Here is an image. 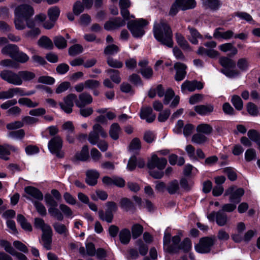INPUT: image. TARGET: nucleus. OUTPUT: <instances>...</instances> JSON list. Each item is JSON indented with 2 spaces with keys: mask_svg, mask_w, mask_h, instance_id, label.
Instances as JSON below:
<instances>
[{
  "mask_svg": "<svg viewBox=\"0 0 260 260\" xmlns=\"http://www.w3.org/2000/svg\"><path fill=\"white\" fill-rule=\"evenodd\" d=\"M153 34L155 39L161 44L170 48L173 47L172 31L165 21L161 20L159 23L154 24Z\"/></svg>",
  "mask_w": 260,
  "mask_h": 260,
  "instance_id": "nucleus-1",
  "label": "nucleus"
},
{
  "mask_svg": "<svg viewBox=\"0 0 260 260\" xmlns=\"http://www.w3.org/2000/svg\"><path fill=\"white\" fill-rule=\"evenodd\" d=\"M147 24L143 19L130 21L127 23V28L135 38L141 37L145 33L143 27Z\"/></svg>",
  "mask_w": 260,
  "mask_h": 260,
  "instance_id": "nucleus-2",
  "label": "nucleus"
},
{
  "mask_svg": "<svg viewBox=\"0 0 260 260\" xmlns=\"http://www.w3.org/2000/svg\"><path fill=\"white\" fill-rule=\"evenodd\" d=\"M48 149L50 152L55 154L58 158L64 156V152L61 150L62 147V140L58 136L54 137L48 142Z\"/></svg>",
  "mask_w": 260,
  "mask_h": 260,
  "instance_id": "nucleus-3",
  "label": "nucleus"
},
{
  "mask_svg": "<svg viewBox=\"0 0 260 260\" xmlns=\"http://www.w3.org/2000/svg\"><path fill=\"white\" fill-rule=\"evenodd\" d=\"M0 77L3 80L9 84L16 86H20L22 84V81L19 75V72L15 73L10 70H5L0 73Z\"/></svg>",
  "mask_w": 260,
  "mask_h": 260,
  "instance_id": "nucleus-4",
  "label": "nucleus"
},
{
  "mask_svg": "<svg viewBox=\"0 0 260 260\" xmlns=\"http://www.w3.org/2000/svg\"><path fill=\"white\" fill-rule=\"evenodd\" d=\"M100 136L105 138L107 137V133L99 124H95L88 136V141L92 145H96L99 141Z\"/></svg>",
  "mask_w": 260,
  "mask_h": 260,
  "instance_id": "nucleus-5",
  "label": "nucleus"
},
{
  "mask_svg": "<svg viewBox=\"0 0 260 260\" xmlns=\"http://www.w3.org/2000/svg\"><path fill=\"white\" fill-rule=\"evenodd\" d=\"M244 193V190L243 188H237L236 186H232L225 190L224 196H229L230 202L238 204L240 202L241 198Z\"/></svg>",
  "mask_w": 260,
  "mask_h": 260,
  "instance_id": "nucleus-6",
  "label": "nucleus"
},
{
  "mask_svg": "<svg viewBox=\"0 0 260 260\" xmlns=\"http://www.w3.org/2000/svg\"><path fill=\"white\" fill-rule=\"evenodd\" d=\"M214 242L212 238H203L200 240L199 243L195 246V249L199 253H208L211 250Z\"/></svg>",
  "mask_w": 260,
  "mask_h": 260,
  "instance_id": "nucleus-7",
  "label": "nucleus"
},
{
  "mask_svg": "<svg viewBox=\"0 0 260 260\" xmlns=\"http://www.w3.org/2000/svg\"><path fill=\"white\" fill-rule=\"evenodd\" d=\"M167 164V160L164 157H158L156 154H153L150 160L148 161L147 167L149 169L163 170Z\"/></svg>",
  "mask_w": 260,
  "mask_h": 260,
  "instance_id": "nucleus-8",
  "label": "nucleus"
},
{
  "mask_svg": "<svg viewBox=\"0 0 260 260\" xmlns=\"http://www.w3.org/2000/svg\"><path fill=\"white\" fill-rule=\"evenodd\" d=\"M34 14V10L29 5L22 4L18 6L15 10V16L23 19L30 18Z\"/></svg>",
  "mask_w": 260,
  "mask_h": 260,
  "instance_id": "nucleus-9",
  "label": "nucleus"
},
{
  "mask_svg": "<svg viewBox=\"0 0 260 260\" xmlns=\"http://www.w3.org/2000/svg\"><path fill=\"white\" fill-rule=\"evenodd\" d=\"M77 100V96L73 93H70L64 97L63 103L60 102L59 105L60 108L66 113L70 114L73 111L74 102Z\"/></svg>",
  "mask_w": 260,
  "mask_h": 260,
  "instance_id": "nucleus-10",
  "label": "nucleus"
},
{
  "mask_svg": "<svg viewBox=\"0 0 260 260\" xmlns=\"http://www.w3.org/2000/svg\"><path fill=\"white\" fill-rule=\"evenodd\" d=\"M207 217L211 221H213L216 219V223L219 226L224 225L228 221L226 214L221 210L211 212L208 215Z\"/></svg>",
  "mask_w": 260,
  "mask_h": 260,
  "instance_id": "nucleus-11",
  "label": "nucleus"
},
{
  "mask_svg": "<svg viewBox=\"0 0 260 260\" xmlns=\"http://www.w3.org/2000/svg\"><path fill=\"white\" fill-rule=\"evenodd\" d=\"M125 25V21L120 17L110 19L107 21L104 25V28L107 30L118 29Z\"/></svg>",
  "mask_w": 260,
  "mask_h": 260,
  "instance_id": "nucleus-12",
  "label": "nucleus"
},
{
  "mask_svg": "<svg viewBox=\"0 0 260 260\" xmlns=\"http://www.w3.org/2000/svg\"><path fill=\"white\" fill-rule=\"evenodd\" d=\"M140 117L147 122L151 123L155 119L156 115L153 113V110L150 107H143L140 110Z\"/></svg>",
  "mask_w": 260,
  "mask_h": 260,
  "instance_id": "nucleus-13",
  "label": "nucleus"
},
{
  "mask_svg": "<svg viewBox=\"0 0 260 260\" xmlns=\"http://www.w3.org/2000/svg\"><path fill=\"white\" fill-rule=\"evenodd\" d=\"M174 67L176 72L175 76L176 81H180L183 80L186 75V69L187 66L183 63L176 62L174 64Z\"/></svg>",
  "mask_w": 260,
  "mask_h": 260,
  "instance_id": "nucleus-14",
  "label": "nucleus"
},
{
  "mask_svg": "<svg viewBox=\"0 0 260 260\" xmlns=\"http://www.w3.org/2000/svg\"><path fill=\"white\" fill-rule=\"evenodd\" d=\"M92 102V98L91 95L87 92H83L79 94L78 99H77L75 101V104L78 107L81 108Z\"/></svg>",
  "mask_w": 260,
  "mask_h": 260,
  "instance_id": "nucleus-15",
  "label": "nucleus"
},
{
  "mask_svg": "<svg viewBox=\"0 0 260 260\" xmlns=\"http://www.w3.org/2000/svg\"><path fill=\"white\" fill-rule=\"evenodd\" d=\"M41 240L43 242V245L47 250L51 249L52 237L53 232L52 229H49L45 231L42 232Z\"/></svg>",
  "mask_w": 260,
  "mask_h": 260,
  "instance_id": "nucleus-16",
  "label": "nucleus"
},
{
  "mask_svg": "<svg viewBox=\"0 0 260 260\" xmlns=\"http://www.w3.org/2000/svg\"><path fill=\"white\" fill-rule=\"evenodd\" d=\"M100 173L95 170H88L86 172L85 181L87 184L94 186L97 183Z\"/></svg>",
  "mask_w": 260,
  "mask_h": 260,
  "instance_id": "nucleus-17",
  "label": "nucleus"
},
{
  "mask_svg": "<svg viewBox=\"0 0 260 260\" xmlns=\"http://www.w3.org/2000/svg\"><path fill=\"white\" fill-rule=\"evenodd\" d=\"M89 157L88 148L87 145L82 147L81 151L77 152L72 158L73 162L76 163L78 161H84L87 160Z\"/></svg>",
  "mask_w": 260,
  "mask_h": 260,
  "instance_id": "nucleus-18",
  "label": "nucleus"
},
{
  "mask_svg": "<svg viewBox=\"0 0 260 260\" xmlns=\"http://www.w3.org/2000/svg\"><path fill=\"white\" fill-rule=\"evenodd\" d=\"M194 110L200 115H207L213 111L214 106L211 104L200 105L194 106Z\"/></svg>",
  "mask_w": 260,
  "mask_h": 260,
  "instance_id": "nucleus-19",
  "label": "nucleus"
},
{
  "mask_svg": "<svg viewBox=\"0 0 260 260\" xmlns=\"http://www.w3.org/2000/svg\"><path fill=\"white\" fill-rule=\"evenodd\" d=\"M204 7L206 9H210L215 11L218 10L221 6L222 3L219 0H201Z\"/></svg>",
  "mask_w": 260,
  "mask_h": 260,
  "instance_id": "nucleus-20",
  "label": "nucleus"
},
{
  "mask_svg": "<svg viewBox=\"0 0 260 260\" xmlns=\"http://www.w3.org/2000/svg\"><path fill=\"white\" fill-rule=\"evenodd\" d=\"M25 192L35 199L42 201L43 199V194L38 188L33 186H27L24 188Z\"/></svg>",
  "mask_w": 260,
  "mask_h": 260,
  "instance_id": "nucleus-21",
  "label": "nucleus"
},
{
  "mask_svg": "<svg viewBox=\"0 0 260 260\" xmlns=\"http://www.w3.org/2000/svg\"><path fill=\"white\" fill-rule=\"evenodd\" d=\"M19 48L16 45L8 44L3 47L2 49V54L9 56L14 59L15 57Z\"/></svg>",
  "mask_w": 260,
  "mask_h": 260,
  "instance_id": "nucleus-22",
  "label": "nucleus"
},
{
  "mask_svg": "<svg viewBox=\"0 0 260 260\" xmlns=\"http://www.w3.org/2000/svg\"><path fill=\"white\" fill-rule=\"evenodd\" d=\"M197 53L201 56L207 55L210 58H215L219 56L218 51L211 49H206L202 46H200L197 51Z\"/></svg>",
  "mask_w": 260,
  "mask_h": 260,
  "instance_id": "nucleus-23",
  "label": "nucleus"
},
{
  "mask_svg": "<svg viewBox=\"0 0 260 260\" xmlns=\"http://www.w3.org/2000/svg\"><path fill=\"white\" fill-rule=\"evenodd\" d=\"M17 149L12 145L9 144L0 145V157L4 160H8L9 157L7 155L10 154V151H15Z\"/></svg>",
  "mask_w": 260,
  "mask_h": 260,
  "instance_id": "nucleus-24",
  "label": "nucleus"
},
{
  "mask_svg": "<svg viewBox=\"0 0 260 260\" xmlns=\"http://www.w3.org/2000/svg\"><path fill=\"white\" fill-rule=\"evenodd\" d=\"M119 238L120 242L127 245L131 239V234L130 231L126 228L122 229L119 233Z\"/></svg>",
  "mask_w": 260,
  "mask_h": 260,
  "instance_id": "nucleus-25",
  "label": "nucleus"
},
{
  "mask_svg": "<svg viewBox=\"0 0 260 260\" xmlns=\"http://www.w3.org/2000/svg\"><path fill=\"white\" fill-rule=\"evenodd\" d=\"M52 226L57 234L67 237L69 235V230L67 225L59 222H55Z\"/></svg>",
  "mask_w": 260,
  "mask_h": 260,
  "instance_id": "nucleus-26",
  "label": "nucleus"
},
{
  "mask_svg": "<svg viewBox=\"0 0 260 260\" xmlns=\"http://www.w3.org/2000/svg\"><path fill=\"white\" fill-rule=\"evenodd\" d=\"M197 131L205 136H209L212 133L213 128L211 125L204 123L200 124L197 126Z\"/></svg>",
  "mask_w": 260,
  "mask_h": 260,
  "instance_id": "nucleus-27",
  "label": "nucleus"
},
{
  "mask_svg": "<svg viewBox=\"0 0 260 260\" xmlns=\"http://www.w3.org/2000/svg\"><path fill=\"white\" fill-rule=\"evenodd\" d=\"M188 29L189 30L190 36L188 37V39L193 44L197 45L198 44V39L202 38V35L198 31V30L191 27H188Z\"/></svg>",
  "mask_w": 260,
  "mask_h": 260,
  "instance_id": "nucleus-28",
  "label": "nucleus"
},
{
  "mask_svg": "<svg viewBox=\"0 0 260 260\" xmlns=\"http://www.w3.org/2000/svg\"><path fill=\"white\" fill-rule=\"evenodd\" d=\"M181 10L193 9L196 7L195 0H177Z\"/></svg>",
  "mask_w": 260,
  "mask_h": 260,
  "instance_id": "nucleus-29",
  "label": "nucleus"
},
{
  "mask_svg": "<svg viewBox=\"0 0 260 260\" xmlns=\"http://www.w3.org/2000/svg\"><path fill=\"white\" fill-rule=\"evenodd\" d=\"M121 128L117 123H114L111 125L109 130V135L113 140H117L119 138Z\"/></svg>",
  "mask_w": 260,
  "mask_h": 260,
  "instance_id": "nucleus-30",
  "label": "nucleus"
},
{
  "mask_svg": "<svg viewBox=\"0 0 260 260\" xmlns=\"http://www.w3.org/2000/svg\"><path fill=\"white\" fill-rule=\"evenodd\" d=\"M175 38L178 44L181 48L189 51L191 50L187 41L181 34L176 33L175 34Z\"/></svg>",
  "mask_w": 260,
  "mask_h": 260,
  "instance_id": "nucleus-31",
  "label": "nucleus"
},
{
  "mask_svg": "<svg viewBox=\"0 0 260 260\" xmlns=\"http://www.w3.org/2000/svg\"><path fill=\"white\" fill-rule=\"evenodd\" d=\"M38 43L40 46L45 49H51L53 47L52 41L46 36H43L40 38Z\"/></svg>",
  "mask_w": 260,
  "mask_h": 260,
  "instance_id": "nucleus-32",
  "label": "nucleus"
},
{
  "mask_svg": "<svg viewBox=\"0 0 260 260\" xmlns=\"http://www.w3.org/2000/svg\"><path fill=\"white\" fill-rule=\"evenodd\" d=\"M17 220L23 229L28 232L32 231L31 225L27 221L26 218L23 215L21 214H18L17 217Z\"/></svg>",
  "mask_w": 260,
  "mask_h": 260,
  "instance_id": "nucleus-33",
  "label": "nucleus"
},
{
  "mask_svg": "<svg viewBox=\"0 0 260 260\" xmlns=\"http://www.w3.org/2000/svg\"><path fill=\"white\" fill-rule=\"evenodd\" d=\"M208 141V139L205 135L199 133L194 134L191 138V142L197 144H203Z\"/></svg>",
  "mask_w": 260,
  "mask_h": 260,
  "instance_id": "nucleus-34",
  "label": "nucleus"
},
{
  "mask_svg": "<svg viewBox=\"0 0 260 260\" xmlns=\"http://www.w3.org/2000/svg\"><path fill=\"white\" fill-rule=\"evenodd\" d=\"M247 135L251 140L256 143L260 150V134L255 130L251 129L248 132Z\"/></svg>",
  "mask_w": 260,
  "mask_h": 260,
  "instance_id": "nucleus-35",
  "label": "nucleus"
},
{
  "mask_svg": "<svg viewBox=\"0 0 260 260\" xmlns=\"http://www.w3.org/2000/svg\"><path fill=\"white\" fill-rule=\"evenodd\" d=\"M60 10L56 6L52 7L48 10V15L49 17V19L55 22L58 18Z\"/></svg>",
  "mask_w": 260,
  "mask_h": 260,
  "instance_id": "nucleus-36",
  "label": "nucleus"
},
{
  "mask_svg": "<svg viewBox=\"0 0 260 260\" xmlns=\"http://www.w3.org/2000/svg\"><path fill=\"white\" fill-rule=\"evenodd\" d=\"M18 102L20 105L26 106L28 108H35L39 105L38 102H33L30 99L27 98H20Z\"/></svg>",
  "mask_w": 260,
  "mask_h": 260,
  "instance_id": "nucleus-37",
  "label": "nucleus"
},
{
  "mask_svg": "<svg viewBox=\"0 0 260 260\" xmlns=\"http://www.w3.org/2000/svg\"><path fill=\"white\" fill-rule=\"evenodd\" d=\"M132 234L133 239H137L140 237L143 232V227L140 224H135L131 228Z\"/></svg>",
  "mask_w": 260,
  "mask_h": 260,
  "instance_id": "nucleus-38",
  "label": "nucleus"
},
{
  "mask_svg": "<svg viewBox=\"0 0 260 260\" xmlns=\"http://www.w3.org/2000/svg\"><path fill=\"white\" fill-rule=\"evenodd\" d=\"M34 225L36 228L41 229L42 232L51 228L49 225L45 223L43 219L40 218L35 219Z\"/></svg>",
  "mask_w": 260,
  "mask_h": 260,
  "instance_id": "nucleus-39",
  "label": "nucleus"
},
{
  "mask_svg": "<svg viewBox=\"0 0 260 260\" xmlns=\"http://www.w3.org/2000/svg\"><path fill=\"white\" fill-rule=\"evenodd\" d=\"M99 216L100 219L103 221H105L108 223H111L112 222L113 219V214L109 211L106 210L104 212L103 210H100L99 211Z\"/></svg>",
  "mask_w": 260,
  "mask_h": 260,
  "instance_id": "nucleus-40",
  "label": "nucleus"
},
{
  "mask_svg": "<svg viewBox=\"0 0 260 260\" xmlns=\"http://www.w3.org/2000/svg\"><path fill=\"white\" fill-rule=\"evenodd\" d=\"M107 73L109 74L111 79L115 83L119 84L121 81V78L119 75V72L117 70L113 69H108Z\"/></svg>",
  "mask_w": 260,
  "mask_h": 260,
  "instance_id": "nucleus-41",
  "label": "nucleus"
},
{
  "mask_svg": "<svg viewBox=\"0 0 260 260\" xmlns=\"http://www.w3.org/2000/svg\"><path fill=\"white\" fill-rule=\"evenodd\" d=\"M163 241L164 248L169 252H174V247L170 245L171 241V234L170 233L166 232L165 233Z\"/></svg>",
  "mask_w": 260,
  "mask_h": 260,
  "instance_id": "nucleus-42",
  "label": "nucleus"
},
{
  "mask_svg": "<svg viewBox=\"0 0 260 260\" xmlns=\"http://www.w3.org/2000/svg\"><path fill=\"white\" fill-rule=\"evenodd\" d=\"M56 207L57 206L49 207L48 212L52 216L56 218L57 220L62 221L63 219V215Z\"/></svg>",
  "mask_w": 260,
  "mask_h": 260,
  "instance_id": "nucleus-43",
  "label": "nucleus"
},
{
  "mask_svg": "<svg viewBox=\"0 0 260 260\" xmlns=\"http://www.w3.org/2000/svg\"><path fill=\"white\" fill-rule=\"evenodd\" d=\"M231 103L238 110H241L243 107V103L241 98L237 95H234L232 97Z\"/></svg>",
  "mask_w": 260,
  "mask_h": 260,
  "instance_id": "nucleus-44",
  "label": "nucleus"
},
{
  "mask_svg": "<svg viewBox=\"0 0 260 260\" xmlns=\"http://www.w3.org/2000/svg\"><path fill=\"white\" fill-rule=\"evenodd\" d=\"M257 158L256 152L253 148L247 149L245 152V159L246 161L250 162L254 160Z\"/></svg>",
  "mask_w": 260,
  "mask_h": 260,
  "instance_id": "nucleus-45",
  "label": "nucleus"
},
{
  "mask_svg": "<svg viewBox=\"0 0 260 260\" xmlns=\"http://www.w3.org/2000/svg\"><path fill=\"white\" fill-rule=\"evenodd\" d=\"M219 62L223 67L225 68H233L235 66L234 61L226 57H221Z\"/></svg>",
  "mask_w": 260,
  "mask_h": 260,
  "instance_id": "nucleus-46",
  "label": "nucleus"
},
{
  "mask_svg": "<svg viewBox=\"0 0 260 260\" xmlns=\"http://www.w3.org/2000/svg\"><path fill=\"white\" fill-rule=\"evenodd\" d=\"M19 75L22 82L30 81L35 77V74L34 73L28 71H19Z\"/></svg>",
  "mask_w": 260,
  "mask_h": 260,
  "instance_id": "nucleus-47",
  "label": "nucleus"
},
{
  "mask_svg": "<svg viewBox=\"0 0 260 260\" xmlns=\"http://www.w3.org/2000/svg\"><path fill=\"white\" fill-rule=\"evenodd\" d=\"M53 41L55 46L59 49L64 48L67 47V41L62 36H59L54 37Z\"/></svg>",
  "mask_w": 260,
  "mask_h": 260,
  "instance_id": "nucleus-48",
  "label": "nucleus"
},
{
  "mask_svg": "<svg viewBox=\"0 0 260 260\" xmlns=\"http://www.w3.org/2000/svg\"><path fill=\"white\" fill-rule=\"evenodd\" d=\"M14 23L15 27L18 30H22L25 28L26 23L23 18L15 16Z\"/></svg>",
  "mask_w": 260,
  "mask_h": 260,
  "instance_id": "nucleus-49",
  "label": "nucleus"
},
{
  "mask_svg": "<svg viewBox=\"0 0 260 260\" xmlns=\"http://www.w3.org/2000/svg\"><path fill=\"white\" fill-rule=\"evenodd\" d=\"M119 51V47L114 44L108 45L104 49V53L109 55H114Z\"/></svg>",
  "mask_w": 260,
  "mask_h": 260,
  "instance_id": "nucleus-50",
  "label": "nucleus"
},
{
  "mask_svg": "<svg viewBox=\"0 0 260 260\" xmlns=\"http://www.w3.org/2000/svg\"><path fill=\"white\" fill-rule=\"evenodd\" d=\"M223 172L227 175L230 180L235 181L236 180L237 176L234 168L231 167L225 168L223 169Z\"/></svg>",
  "mask_w": 260,
  "mask_h": 260,
  "instance_id": "nucleus-51",
  "label": "nucleus"
},
{
  "mask_svg": "<svg viewBox=\"0 0 260 260\" xmlns=\"http://www.w3.org/2000/svg\"><path fill=\"white\" fill-rule=\"evenodd\" d=\"M29 58L28 56L26 53L20 52L18 50L14 59L21 63H25L29 60Z\"/></svg>",
  "mask_w": 260,
  "mask_h": 260,
  "instance_id": "nucleus-52",
  "label": "nucleus"
},
{
  "mask_svg": "<svg viewBox=\"0 0 260 260\" xmlns=\"http://www.w3.org/2000/svg\"><path fill=\"white\" fill-rule=\"evenodd\" d=\"M100 85V82L95 80L89 79L85 82V87L90 89H95Z\"/></svg>",
  "mask_w": 260,
  "mask_h": 260,
  "instance_id": "nucleus-53",
  "label": "nucleus"
},
{
  "mask_svg": "<svg viewBox=\"0 0 260 260\" xmlns=\"http://www.w3.org/2000/svg\"><path fill=\"white\" fill-rule=\"evenodd\" d=\"M83 51V48L81 45L79 44L74 45L69 49V53L71 56H75Z\"/></svg>",
  "mask_w": 260,
  "mask_h": 260,
  "instance_id": "nucleus-54",
  "label": "nucleus"
},
{
  "mask_svg": "<svg viewBox=\"0 0 260 260\" xmlns=\"http://www.w3.org/2000/svg\"><path fill=\"white\" fill-rule=\"evenodd\" d=\"M121 207L127 211L133 208V203L127 198H123L120 202Z\"/></svg>",
  "mask_w": 260,
  "mask_h": 260,
  "instance_id": "nucleus-55",
  "label": "nucleus"
},
{
  "mask_svg": "<svg viewBox=\"0 0 260 260\" xmlns=\"http://www.w3.org/2000/svg\"><path fill=\"white\" fill-rule=\"evenodd\" d=\"M107 62L108 64L112 68H121L123 66V63L121 61L114 59L111 57H108Z\"/></svg>",
  "mask_w": 260,
  "mask_h": 260,
  "instance_id": "nucleus-56",
  "label": "nucleus"
},
{
  "mask_svg": "<svg viewBox=\"0 0 260 260\" xmlns=\"http://www.w3.org/2000/svg\"><path fill=\"white\" fill-rule=\"evenodd\" d=\"M0 246L4 247L5 251L10 254H14V249L8 241L0 239Z\"/></svg>",
  "mask_w": 260,
  "mask_h": 260,
  "instance_id": "nucleus-57",
  "label": "nucleus"
},
{
  "mask_svg": "<svg viewBox=\"0 0 260 260\" xmlns=\"http://www.w3.org/2000/svg\"><path fill=\"white\" fill-rule=\"evenodd\" d=\"M180 249H182L184 251H188L191 248V242L189 239L185 238L178 247Z\"/></svg>",
  "mask_w": 260,
  "mask_h": 260,
  "instance_id": "nucleus-58",
  "label": "nucleus"
},
{
  "mask_svg": "<svg viewBox=\"0 0 260 260\" xmlns=\"http://www.w3.org/2000/svg\"><path fill=\"white\" fill-rule=\"evenodd\" d=\"M178 189L179 184L178 181L176 180L171 182L167 187V190L170 194L175 193Z\"/></svg>",
  "mask_w": 260,
  "mask_h": 260,
  "instance_id": "nucleus-59",
  "label": "nucleus"
},
{
  "mask_svg": "<svg viewBox=\"0 0 260 260\" xmlns=\"http://www.w3.org/2000/svg\"><path fill=\"white\" fill-rule=\"evenodd\" d=\"M71 86V84L69 82L66 81L61 83L56 88L55 92L57 94H60L67 90Z\"/></svg>",
  "mask_w": 260,
  "mask_h": 260,
  "instance_id": "nucleus-60",
  "label": "nucleus"
},
{
  "mask_svg": "<svg viewBox=\"0 0 260 260\" xmlns=\"http://www.w3.org/2000/svg\"><path fill=\"white\" fill-rule=\"evenodd\" d=\"M194 81L191 82L185 81L181 85V88L182 91H184L186 90L189 91H194Z\"/></svg>",
  "mask_w": 260,
  "mask_h": 260,
  "instance_id": "nucleus-61",
  "label": "nucleus"
},
{
  "mask_svg": "<svg viewBox=\"0 0 260 260\" xmlns=\"http://www.w3.org/2000/svg\"><path fill=\"white\" fill-rule=\"evenodd\" d=\"M247 110L248 113L251 116H256L258 114V111L256 106L252 103L249 102L247 104Z\"/></svg>",
  "mask_w": 260,
  "mask_h": 260,
  "instance_id": "nucleus-62",
  "label": "nucleus"
},
{
  "mask_svg": "<svg viewBox=\"0 0 260 260\" xmlns=\"http://www.w3.org/2000/svg\"><path fill=\"white\" fill-rule=\"evenodd\" d=\"M235 15L239 17L240 19L245 20L248 22H250L253 20L251 16L246 12H237L235 13Z\"/></svg>",
  "mask_w": 260,
  "mask_h": 260,
  "instance_id": "nucleus-63",
  "label": "nucleus"
},
{
  "mask_svg": "<svg viewBox=\"0 0 260 260\" xmlns=\"http://www.w3.org/2000/svg\"><path fill=\"white\" fill-rule=\"evenodd\" d=\"M141 148V142L139 139L134 138L130 143L129 149L130 151H135L140 150Z\"/></svg>",
  "mask_w": 260,
  "mask_h": 260,
  "instance_id": "nucleus-64",
  "label": "nucleus"
}]
</instances>
